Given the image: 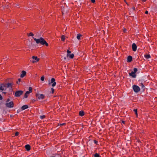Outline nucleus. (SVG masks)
Segmentation results:
<instances>
[{"label":"nucleus","mask_w":157,"mask_h":157,"mask_svg":"<svg viewBox=\"0 0 157 157\" xmlns=\"http://www.w3.org/2000/svg\"><path fill=\"white\" fill-rule=\"evenodd\" d=\"M28 105H25L22 106L21 107V109L22 110H23L28 108Z\"/></svg>","instance_id":"f8f14e48"},{"label":"nucleus","mask_w":157,"mask_h":157,"mask_svg":"<svg viewBox=\"0 0 157 157\" xmlns=\"http://www.w3.org/2000/svg\"><path fill=\"white\" fill-rule=\"evenodd\" d=\"M132 60V57L131 56H128L127 58V61L128 62H130Z\"/></svg>","instance_id":"9b49d317"},{"label":"nucleus","mask_w":157,"mask_h":157,"mask_svg":"<svg viewBox=\"0 0 157 157\" xmlns=\"http://www.w3.org/2000/svg\"><path fill=\"white\" fill-rule=\"evenodd\" d=\"M65 39V36L64 35H62L61 37V40L62 41H64Z\"/></svg>","instance_id":"412c9836"},{"label":"nucleus","mask_w":157,"mask_h":157,"mask_svg":"<svg viewBox=\"0 0 157 157\" xmlns=\"http://www.w3.org/2000/svg\"><path fill=\"white\" fill-rule=\"evenodd\" d=\"M23 91L21 90H18L16 91L15 94V96L16 97H19L22 94Z\"/></svg>","instance_id":"423d86ee"},{"label":"nucleus","mask_w":157,"mask_h":157,"mask_svg":"<svg viewBox=\"0 0 157 157\" xmlns=\"http://www.w3.org/2000/svg\"><path fill=\"white\" fill-rule=\"evenodd\" d=\"M144 57L146 59H149L151 58V56L149 54H147L144 55Z\"/></svg>","instance_id":"dca6fc26"},{"label":"nucleus","mask_w":157,"mask_h":157,"mask_svg":"<svg viewBox=\"0 0 157 157\" xmlns=\"http://www.w3.org/2000/svg\"><path fill=\"white\" fill-rule=\"evenodd\" d=\"M148 11H146L145 12V13L146 14H148Z\"/></svg>","instance_id":"e433bc0d"},{"label":"nucleus","mask_w":157,"mask_h":157,"mask_svg":"<svg viewBox=\"0 0 157 157\" xmlns=\"http://www.w3.org/2000/svg\"><path fill=\"white\" fill-rule=\"evenodd\" d=\"M19 134V132H17L15 133V136H17Z\"/></svg>","instance_id":"7c9ffc66"},{"label":"nucleus","mask_w":157,"mask_h":157,"mask_svg":"<svg viewBox=\"0 0 157 157\" xmlns=\"http://www.w3.org/2000/svg\"><path fill=\"white\" fill-rule=\"evenodd\" d=\"M135 7H133V8H132V9H133V10H135Z\"/></svg>","instance_id":"58836bf2"},{"label":"nucleus","mask_w":157,"mask_h":157,"mask_svg":"<svg viewBox=\"0 0 157 157\" xmlns=\"http://www.w3.org/2000/svg\"><path fill=\"white\" fill-rule=\"evenodd\" d=\"M137 46L135 43H133L132 45V48L133 51H136L137 49Z\"/></svg>","instance_id":"1a4fd4ad"},{"label":"nucleus","mask_w":157,"mask_h":157,"mask_svg":"<svg viewBox=\"0 0 157 157\" xmlns=\"http://www.w3.org/2000/svg\"><path fill=\"white\" fill-rule=\"evenodd\" d=\"M52 83V86L53 87L55 86L56 85V82H55V79L54 78H52L50 81H48V84L50 85Z\"/></svg>","instance_id":"7ed1b4c3"},{"label":"nucleus","mask_w":157,"mask_h":157,"mask_svg":"<svg viewBox=\"0 0 157 157\" xmlns=\"http://www.w3.org/2000/svg\"><path fill=\"white\" fill-rule=\"evenodd\" d=\"M67 54H70V53H71V52L69 50H67Z\"/></svg>","instance_id":"473e14b6"},{"label":"nucleus","mask_w":157,"mask_h":157,"mask_svg":"<svg viewBox=\"0 0 157 157\" xmlns=\"http://www.w3.org/2000/svg\"><path fill=\"white\" fill-rule=\"evenodd\" d=\"M84 114V112L83 111H80L79 112V115L80 116L82 117Z\"/></svg>","instance_id":"f3484780"},{"label":"nucleus","mask_w":157,"mask_h":157,"mask_svg":"<svg viewBox=\"0 0 157 157\" xmlns=\"http://www.w3.org/2000/svg\"><path fill=\"white\" fill-rule=\"evenodd\" d=\"M82 36V35H81L80 34H78L77 35V38L78 40H80V37Z\"/></svg>","instance_id":"6ab92c4d"},{"label":"nucleus","mask_w":157,"mask_h":157,"mask_svg":"<svg viewBox=\"0 0 157 157\" xmlns=\"http://www.w3.org/2000/svg\"><path fill=\"white\" fill-rule=\"evenodd\" d=\"M45 117V116L44 115L41 116H40V118L41 119H44Z\"/></svg>","instance_id":"cd10ccee"},{"label":"nucleus","mask_w":157,"mask_h":157,"mask_svg":"<svg viewBox=\"0 0 157 157\" xmlns=\"http://www.w3.org/2000/svg\"><path fill=\"white\" fill-rule=\"evenodd\" d=\"M2 99V95L0 94V100Z\"/></svg>","instance_id":"f704fd0d"},{"label":"nucleus","mask_w":157,"mask_h":157,"mask_svg":"<svg viewBox=\"0 0 157 157\" xmlns=\"http://www.w3.org/2000/svg\"><path fill=\"white\" fill-rule=\"evenodd\" d=\"M36 97L40 100L44 99V94L38 93L36 94Z\"/></svg>","instance_id":"39448f33"},{"label":"nucleus","mask_w":157,"mask_h":157,"mask_svg":"<svg viewBox=\"0 0 157 157\" xmlns=\"http://www.w3.org/2000/svg\"><path fill=\"white\" fill-rule=\"evenodd\" d=\"M126 31V29H124V32H125V31Z\"/></svg>","instance_id":"4c0bfd02"},{"label":"nucleus","mask_w":157,"mask_h":157,"mask_svg":"<svg viewBox=\"0 0 157 157\" xmlns=\"http://www.w3.org/2000/svg\"><path fill=\"white\" fill-rule=\"evenodd\" d=\"M26 72L25 71H22V73L21 75V76H20L21 77V78L24 77L26 75Z\"/></svg>","instance_id":"9d476101"},{"label":"nucleus","mask_w":157,"mask_h":157,"mask_svg":"<svg viewBox=\"0 0 157 157\" xmlns=\"http://www.w3.org/2000/svg\"><path fill=\"white\" fill-rule=\"evenodd\" d=\"M94 143H97V141H94Z\"/></svg>","instance_id":"a19ab883"},{"label":"nucleus","mask_w":157,"mask_h":157,"mask_svg":"<svg viewBox=\"0 0 157 157\" xmlns=\"http://www.w3.org/2000/svg\"><path fill=\"white\" fill-rule=\"evenodd\" d=\"M21 79L19 78L18 79V81L17 82V83L18 84V82H20L21 81Z\"/></svg>","instance_id":"72a5a7b5"},{"label":"nucleus","mask_w":157,"mask_h":157,"mask_svg":"<svg viewBox=\"0 0 157 157\" xmlns=\"http://www.w3.org/2000/svg\"><path fill=\"white\" fill-rule=\"evenodd\" d=\"M1 21L2 22H3V21H4V20H3V19H2V20H1Z\"/></svg>","instance_id":"ea45409f"},{"label":"nucleus","mask_w":157,"mask_h":157,"mask_svg":"<svg viewBox=\"0 0 157 157\" xmlns=\"http://www.w3.org/2000/svg\"><path fill=\"white\" fill-rule=\"evenodd\" d=\"M32 58L34 60L32 61L33 63H34L39 61V59H38L37 56H33Z\"/></svg>","instance_id":"0eeeda50"},{"label":"nucleus","mask_w":157,"mask_h":157,"mask_svg":"<svg viewBox=\"0 0 157 157\" xmlns=\"http://www.w3.org/2000/svg\"><path fill=\"white\" fill-rule=\"evenodd\" d=\"M6 106L8 108H13V103L12 101H10V99H8L6 101Z\"/></svg>","instance_id":"f03ea898"},{"label":"nucleus","mask_w":157,"mask_h":157,"mask_svg":"<svg viewBox=\"0 0 157 157\" xmlns=\"http://www.w3.org/2000/svg\"><path fill=\"white\" fill-rule=\"evenodd\" d=\"M67 57H69L71 59H73L74 57V55L73 54H67Z\"/></svg>","instance_id":"4468645a"},{"label":"nucleus","mask_w":157,"mask_h":157,"mask_svg":"<svg viewBox=\"0 0 157 157\" xmlns=\"http://www.w3.org/2000/svg\"><path fill=\"white\" fill-rule=\"evenodd\" d=\"M140 86H141V87L142 88V89H144V87H145V86H144V84L142 83L140 85Z\"/></svg>","instance_id":"b1692460"},{"label":"nucleus","mask_w":157,"mask_h":157,"mask_svg":"<svg viewBox=\"0 0 157 157\" xmlns=\"http://www.w3.org/2000/svg\"><path fill=\"white\" fill-rule=\"evenodd\" d=\"M12 84L11 83H8L6 85V87H11Z\"/></svg>","instance_id":"aec40b11"},{"label":"nucleus","mask_w":157,"mask_h":157,"mask_svg":"<svg viewBox=\"0 0 157 157\" xmlns=\"http://www.w3.org/2000/svg\"><path fill=\"white\" fill-rule=\"evenodd\" d=\"M94 157H100V156L98 154L96 153L94 154Z\"/></svg>","instance_id":"5701e85b"},{"label":"nucleus","mask_w":157,"mask_h":157,"mask_svg":"<svg viewBox=\"0 0 157 157\" xmlns=\"http://www.w3.org/2000/svg\"><path fill=\"white\" fill-rule=\"evenodd\" d=\"M123 122V123H124V121H123V122Z\"/></svg>","instance_id":"79ce46f5"},{"label":"nucleus","mask_w":157,"mask_h":157,"mask_svg":"<svg viewBox=\"0 0 157 157\" xmlns=\"http://www.w3.org/2000/svg\"><path fill=\"white\" fill-rule=\"evenodd\" d=\"M0 90H4V88L1 86H0Z\"/></svg>","instance_id":"c85d7f7f"},{"label":"nucleus","mask_w":157,"mask_h":157,"mask_svg":"<svg viewBox=\"0 0 157 157\" xmlns=\"http://www.w3.org/2000/svg\"><path fill=\"white\" fill-rule=\"evenodd\" d=\"M27 35H28V36H32L33 38H34L33 37V36H34V34L33 33H28L27 34Z\"/></svg>","instance_id":"a211bd4d"},{"label":"nucleus","mask_w":157,"mask_h":157,"mask_svg":"<svg viewBox=\"0 0 157 157\" xmlns=\"http://www.w3.org/2000/svg\"><path fill=\"white\" fill-rule=\"evenodd\" d=\"M51 90H52V93H53L54 92V89L53 88H51Z\"/></svg>","instance_id":"c756f323"},{"label":"nucleus","mask_w":157,"mask_h":157,"mask_svg":"<svg viewBox=\"0 0 157 157\" xmlns=\"http://www.w3.org/2000/svg\"><path fill=\"white\" fill-rule=\"evenodd\" d=\"M129 75L130 76L132 77L133 78H135L136 77V75L135 73L132 71L131 73H129Z\"/></svg>","instance_id":"6e6552de"},{"label":"nucleus","mask_w":157,"mask_h":157,"mask_svg":"<svg viewBox=\"0 0 157 157\" xmlns=\"http://www.w3.org/2000/svg\"><path fill=\"white\" fill-rule=\"evenodd\" d=\"M30 93L28 91H27L25 94L24 98H27L29 95Z\"/></svg>","instance_id":"ddd939ff"},{"label":"nucleus","mask_w":157,"mask_h":157,"mask_svg":"<svg viewBox=\"0 0 157 157\" xmlns=\"http://www.w3.org/2000/svg\"><path fill=\"white\" fill-rule=\"evenodd\" d=\"M137 71V68H134L133 69V72H134V73H136Z\"/></svg>","instance_id":"bb28decb"},{"label":"nucleus","mask_w":157,"mask_h":157,"mask_svg":"<svg viewBox=\"0 0 157 157\" xmlns=\"http://www.w3.org/2000/svg\"><path fill=\"white\" fill-rule=\"evenodd\" d=\"M25 147L26 149L28 151H29L30 149V146L29 144L25 145Z\"/></svg>","instance_id":"2eb2a0df"},{"label":"nucleus","mask_w":157,"mask_h":157,"mask_svg":"<svg viewBox=\"0 0 157 157\" xmlns=\"http://www.w3.org/2000/svg\"><path fill=\"white\" fill-rule=\"evenodd\" d=\"M29 91H28V92H29V93H31L32 91V87H29Z\"/></svg>","instance_id":"4be33fe9"},{"label":"nucleus","mask_w":157,"mask_h":157,"mask_svg":"<svg viewBox=\"0 0 157 157\" xmlns=\"http://www.w3.org/2000/svg\"><path fill=\"white\" fill-rule=\"evenodd\" d=\"M34 40L37 44H40L42 45H45L46 46L48 45V43L42 37H40L39 39L34 38Z\"/></svg>","instance_id":"f257e3e1"},{"label":"nucleus","mask_w":157,"mask_h":157,"mask_svg":"<svg viewBox=\"0 0 157 157\" xmlns=\"http://www.w3.org/2000/svg\"><path fill=\"white\" fill-rule=\"evenodd\" d=\"M134 111L135 112L137 116V109H134Z\"/></svg>","instance_id":"a878e982"},{"label":"nucleus","mask_w":157,"mask_h":157,"mask_svg":"<svg viewBox=\"0 0 157 157\" xmlns=\"http://www.w3.org/2000/svg\"><path fill=\"white\" fill-rule=\"evenodd\" d=\"M132 88L134 91L136 93H138L140 90V87L136 85H133L132 86Z\"/></svg>","instance_id":"20e7f679"},{"label":"nucleus","mask_w":157,"mask_h":157,"mask_svg":"<svg viewBox=\"0 0 157 157\" xmlns=\"http://www.w3.org/2000/svg\"><path fill=\"white\" fill-rule=\"evenodd\" d=\"M65 124H66L65 123H63L60 124L59 125H60V126H61L64 125Z\"/></svg>","instance_id":"2f4dec72"},{"label":"nucleus","mask_w":157,"mask_h":157,"mask_svg":"<svg viewBox=\"0 0 157 157\" xmlns=\"http://www.w3.org/2000/svg\"><path fill=\"white\" fill-rule=\"evenodd\" d=\"M44 76H42L40 78V80L42 81H44Z\"/></svg>","instance_id":"393cba45"},{"label":"nucleus","mask_w":157,"mask_h":157,"mask_svg":"<svg viewBox=\"0 0 157 157\" xmlns=\"http://www.w3.org/2000/svg\"><path fill=\"white\" fill-rule=\"evenodd\" d=\"M92 3H94L95 2V0H90Z\"/></svg>","instance_id":"c9c22d12"}]
</instances>
